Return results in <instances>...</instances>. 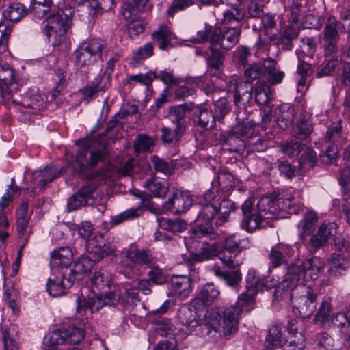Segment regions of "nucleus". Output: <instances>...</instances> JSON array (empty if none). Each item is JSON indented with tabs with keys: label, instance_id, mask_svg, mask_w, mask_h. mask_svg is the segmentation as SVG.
I'll return each mask as SVG.
<instances>
[{
	"label": "nucleus",
	"instance_id": "f257e3e1",
	"mask_svg": "<svg viewBox=\"0 0 350 350\" xmlns=\"http://www.w3.org/2000/svg\"><path fill=\"white\" fill-rule=\"evenodd\" d=\"M243 305L249 306L248 303H241L239 298L237 304L226 307L221 310H212L205 315L202 332L206 335L215 336L216 334L224 336H231L238 331L239 319Z\"/></svg>",
	"mask_w": 350,
	"mask_h": 350
},
{
	"label": "nucleus",
	"instance_id": "f03ea898",
	"mask_svg": "<svg viewBox=\"0 0 350 350\" xmlns=\"http://www.w3.org/2000/svg\"><path fill=\"white\" fill-rule=\"evenodd\" d=\"M214 198L212 192H207L204 196V202L195 203L191 207V214L196 216L193 234L198 238L206 237L215 240L225 232L224 230H215L211 225V221L218 213L217 206L211 203Z\"/></svg>",
	"mask_w": 350,
	"mask_h": 350
},
{
	"label": "nucleus",
	"instance_id": "7ed1b4c3",
	"mask_svg": "<svg viewBox=\"0 0 350 350\" xmlns=\"http://www.w3.org/2000/svg\"><path fill=\"white\" fill-rule=\"evenodd\" d=\"M237 124L225 133L220 135L223 145L228 146L232 152L243 153L246 149L248 139L254 133L256 122L243 113L237 116Z\"/></svg>",
	"mask_w": 350,
	"mask_h": 350
},
{
	"label": "nucleus",
	"instance_id": "20e7f679",
	"mask_svg": "<svg viewBox=\"0 0 350 350\" xmlns=\"http://www.w3.org/2000/svg\"><path fill=\"white\" fill-rule=\"evenodd\" d=\"M269 202V200L262 197L257 204H255V200L252 198L246 200L241 206L243 217L241 227L249 232L264 228L265 220L272 219L267 207Z\"/></svg>",
	"mask_w": 350,
	"mask_h": 350
},
{
	"label": "nucleus",
	"instance_id": "39448f33",
	"mask_svg": "<svg viewBox=\"0 0 350 350\" xmlns=\"http://www.w3.org/2000/svg\"><path fill=\"white\" fill-rule=\"evenodd\" d=\"M104 155L105 152L103 148L101 149L100 144L96 140L90 141L77 151L75 170L81 178H89L92 176L90 171L103 159Z\"/></svg>",
	"mask_w": 350,
	"mask_h": 350
},
{
	"label": "nucleus",
	"instance_id": "423d86ee",
	"mask_svg": "<svg viewBox=\"0 0 350 350\" xmlns=\"http://www.w3.org/2000/svg\"><path fill=\"white\" fill-rule=\"evenodd\" d=\"M59 11L57 12L51 13L43 21V31L47 38L53 35L55 41V44H59L64 39V36L71 25V17L72 14V9Z\"/></svg>",
	"mask_w": 350,
	"mask_h": 350
},
{
	"label": "nucleus",
	"instance_id": "0eeeda50",
	"mask_svg": "<svg viewBox=\"0 0 350 350\" xmlns=\"http://www.w3.org/2000/svg\"><path fill=\"white\" fill-rule=\"evenodd\" d=\"M19 85L16 81L14 68L8 64H0V92L7 107L21 105L17 100Z\"/></svg>",
	"mask_w": 350,
	"mask_h": 350
},
{
	"label": "nucleus",
	"instance_id": "6e6552de",
	"mask_svg": "<svg viewBox=\"0 0 350 350\" xmlns=\"http://www.w3.org/2000/svg\"><path fill=\"white\" fill-rule=\"evenodd\" d=\"M345 29V25L334 16H329L325 22L322 36V47L325 57L337 56L340 33Z\"/></svg>",
	"mask_w": 350,
	"mask_h": 350
},
{
	"label": "nucleus",
	"instance_id": "1a4fd4ad",
	"mask_svg": "<svg viewBox=\"0 0 350 350\" xmlns=\"http://www.w3.org/2000/svg\"><path fill=\"white\" fill-rule=\"evenodd\" d=\"M297 291L293 301V312L301 318H309L317 309L318 294L307 286H301Z\"/></svg>",
	"mask_w": 350,
	"mask_h": 350
},
{
	"label": "nucleus",
	"instance_id": "9d476101",
	"mask_svg": "<svg viewBox=\"0 0 350 350\" xmlns=\"http://www.w3.org/2000/svg\"><path fill=\"white\" fill-rule=\"evenodd\" d=\"M105 47V42L101 40L92 39L83 42L74 52L75 62L85 66L102 60L103 51Z\"/></svg>",
	"mask_w": 350,
	"mask_h": 350
},
{
	"label": "nucleus",
	"instance_id": "9b49d317",
	"mask_svg": "<svg viewBox=\"0 0 350 350\" xmlns=\"http://www.w3.org/2000/svg\"><path fill=\"white\" fill-rule=\"evenodd\" d=\"M119 302L120 297L113 292L105 294L101 293L88 299L81 295L77 299V311L83 314L87 309H89L92 313L103 306H116Z\"/></svg>",
	"mask_w": 350,
	"mask_h": 350
},
{
	"label": "nucleus",
	"instance_id": "f8f14e48",
	"mask_svg": "<svg viewBox=\"0 0 350 350\" xmlns=\"http://www.w3.org/2000/svg\"><path fill=\"white\" fill-rule=\"evenodd\" d=\"M241 27L236 25L223 29H215L211 33L210 43L219 46L224 50H230L239 42Z\"/></svg>",
	"mask_w": 350,
	"mask_h": 350
},
{
	"label": "nucleus",
	"instance_id": "ddd939ff",
	"mask_svg": "<svg viewBox=\"0 0 350 350\" xmlns=\"http://www.w3.org/2000/svg\"><path fill=\"white\" fill-rule=\"evenodd\" d=\"M337 233V225L334 222H323L317 232L312 234L307 243L310 253H316L320 248L327 245L328 241Z\"/></svg>",
	"mask_w": 350,
	"mask_h": 350
},
{
	"label": "nucleus",
	"instance_id": "4468645a",
	"mask_svg": "<svg viewBox=\"0 0 350 350\" xmlns=\"http://www.w3.org/2000/svg\"><path fill=\"white\" fill-rule=\"evenodd\" d=\"M85 336L83 329L76 327H68L66 329H55L53 331L48 339L50 346L62 344L76 345L79 343Z\"/></svg>",
	"mask_w": 350,
	"mask_h": 350
},
{
	"label": "nucleus",
	"instance_id": "2eb2a0df",
	"mask_svg": "<svg viewBox=\"0 0 350 350\" xmlns=\"http://www.w3.org/2000/svg\"><path fill=\"white\" fill-rule=\"evenodd\" d=\"M253 86L250 83H240L236 86L233 93L234 105L238 107L239 111L237 116L243 113L244 116H247L249 119L252 118V113L249 111L250 103L252 99Z\"/></svg>",
	"mask_w": 350,
	"mask_h": 350
},
{
	"label": "nucleus",
	"instance_id": "dca6fc26",
	"mask_svg": "<svg viewBox=\"0 0 350 350\" xmlns=\"http://www.w3.org/2000/svg\"><path fill=\"white\" fill-rule=\"evenodd\" d=\"M97 189L95 183H88L81 187L67 201V210L70 212L81 207L92 204L94 202L93 194Z\"/></svg>",
	"mask_w": 350,
	"mask_h": 350
},
{
	"label": "nucleus",
	"instance_id": "f3484780",
	"mask_svg": "<svg viewBox=\"0 0 350 350\" xmlns=\"http://www.w3.org/2000/svg\"><path fill=\"white\" fill-rule=\"evenodd\" d=\"M262 198L270 200L267 207L272 218L280 211H286L289 214H297L300 208L293 203L290 198H284V194L275 191Z\"/></svg>",
	"mask_w": 350,
	"mask_h": 350
},
{
	"label": "nucleus",
	"instance_id": "a211bd4d",
	"mask_svg": "<svg viewBox=\"0 0 350 350\" xmlns=\"http://www.w3.org/2000/svg\"><path fill=\"white\" fill-rule=\"evenodd\" d=\"M247 291L245 293L239 295V301L241 303H248L250 305L253 303L254 297L259 291H262L275 288V282L269 284L268 280L262 281L256 277L255 272H250L247 276Z\"/></svg>",
	"mask_w": 350,
	"mask_h": 350
},
{
	"label": "nucleus",
	"instance_id": "6ab92c4d",
	"mask_svg": "<svg viewBox=\"0 0 350 350\" xmlns=\"http://www.w3.org/2000/svg\"><path fill=\"white\" fill-rule=\"evenodd\" d=\"M86 250L89 253L88 257L93 262L101 260L104 257L113 254L114 249L111 245L105 243L103 234L94 236L92 239L85 241Z\"/></svg>",
	"mask_w": 350,
	"mask_h": 350
},
{
	"label": "nucleus",
	"instance_id": "aec40b11",
	"mask_svg": "<svg viewBox=\"0 0 350 350\" xmlns=\"http://www.w3.org/2000/svg\"><path fill=\"white\" fill-rule=\"evenodd\" d=\"M94 265V263L90 258L88 256L80 258L72 268H66L65 270L68 275V280H70L67 284L72 286L75 282L83 280L85 274L91 271Z\"/></svg>",
	"mask_w": 350,
	"mask_h": 350
},
{
	"label": "nucleus",
	"instance_id": "412c9836",
	"mask_svg": "<svg viewBox=\"0 0 350 350\" xmlns=\"http://www.w3.org/2000/svg\"><path fill=\"white\" fill-rule=\"evenodd\" d=\"M193 204L191 197L175 193L172 198L165 202L163 208L178 214L185 213L190 209L191 213V207Z\"/></svg>",
	"mask_w": 350,
	"mask_h": 350
},
{
	"label": "nucleus",
	"instance_id": "4be33fe9",
	"mask_svg": "<svg viewBox=\"0 0 350 350\" xmlns=\"http://www.w3.org/2000/svg\"><path fill=\"white\" fill-rule=\"evenodd\" d=\"M311 114L304 111L301 113L299 119L293 129V135L301 141H308L310 139V135L313 131L311 122Z\"/></svg>",
	"mask_w": 350,
	"mask_h": 350
},
{
	"label": "nucleus",
	"instance_id": "5701e85b",
	"mask_svg": "<svg viewBox=\"0 0 350 350\" xmlns=\"http://www.w3.org/2000/svg\"><path fill=\"white\" fill-rule=\"evenodd\" d=\"M276 62L272 58L263 60L264 79L271 85L280 83L284 77V72L276 68Z\"/></svg>",
	"mask_w": 350,
	"mask_h": 350
},
{
	"label": "nucleus",
	"instance_id": "b1692460",
	"mask_svg": "<svg viewBox=\"0 0 350 350\" xmlns=\"http://www.w3.org/2000/svg\"><path fill=\"white\" fill-rule=\"evenodd\" d=\"M219 291L213 283L205 284L196 295L195 301L196 304L209 306L217 299Z\"/></svg>",
	"mask_w": 350,
	"mask_h": 350
},
{
	"label": "nucleus",
	"instance_id": "393cba45",
	"mask_svg": "<svg viewBox=\"0 0 350 350\" xmlns=\"http://www.w3.org/2000/svg\"><path fill=\"white\" fill-rule=\"evenodd\" d=\"M301 267L306 281L315 280L323 271V264L319 258L313 257L303 262Z\"/></svg>",
	"mask_w": 350,
	"mask_h": 350
},
{
	"label": "nucleus",
	"instance_id": "a878e982",
	"mask_svg": "<svg viewBox=\"0 0 350 350\" xmlns=\"http://www.w3.org/2000/svg\"><path fill=\"white\" fill-rule=\"evenodd\" d=\"M70 280H68V275L66 271L63 272L61 279L57 278H49L46 286L47 292L52 297L63 295L66 288H69L72 286L67 284Z\"/></svg>",
	"mask_w": 350,
	"mask_h": 350
},
{
	"label": "nucleus",
	"instance_id": "bb28decb",
	"mask_svg": "<svg viewBox=\"0 0 350 350\" xmlns=\"http://www.w3.org/2000/svg\"><path fill=\"white\" fill-rule=\"evenodd\" d=\"M319 220L317 213L313 211H307L302 220L298 224L301 240L310 235L315 230Z\"/></svg>",
	"mask_w": 350,
	"mask_h": 350
},
{
	"label": "nucleus",
	"instance_id": "cd10ccee",
	"mask_svg": "<svg viewBox=\"0 0 350 350\" xmlns=\"http://www.w3.org/2000/svg\"><path fill=\"white\" fill-rule=\"evenodd\" d=\"M148 0H129L122 8L121 13L125 20H133L146 9Z\"/></svg>",
	"mask_w": 350,
	"mask_h": 350
},
{
	"label": "nucleus",
	"instance_id": "c85d7f7f",
	"mask_svg": "<svg viewBox=\"0 0 350 350\" xmlns=\"http://www.w3.org/2000/svg\"><path fill=\"white\" fill-rule=\"evenodd\" d=\"M336 327L341 334L345 338V340L350 342V315L347 317L344 312H338L332 317L329 326L325 329Z\"/></svg>",
	"mask_w": 350,
	"mask_h": 350
},
{
	"label": "nucleus",
	"instance_id": "c756f323",
	"mask_svg": "<svg viewBox=\"0 0 350 350\" xmlns=\"http://www.w3.org/2000/svg\"><path fill=\"white\" fill-rule=\"evenodd\" d=\"M290 247L282 243H278L273 247L269 254V259L271 267L277 268L287 264V256L288 255Z\"/></svg>",
	"mask_w": 350,
	"mask_h": 350
},
{
	"label": "nucleus",
	"instance_id": "7c9ffc66",
	"mask_svg": "<svg viewBox=\"0 0 350 350\" xmlns=\"http://www.w3.org/2000/svg\"><path fill=\"white\" fill-rule=\"evenodd\" d=\"M279 113L277 116V125L282 129H287L294 121L295 116V108L287 103L281 105L279 108Z\"/></svg>",
	"mask_w": 350,
	"mask_h": 350
},
{
	"label": "nucleus",
	"instance_id": "2f4dec72",
	"mask_svg": "<svg viewBox=\"0 0 350 350\" xmlns=\"http://www.w3.org/2000/svg\"><path fill=\"white\" fill-rule=\"evenodd\" d=\"M111 278L108 273L104 270H100L94 273L91 278V289L94 296L105 292V289L109 287Z\"/></svg>",
	"mask_w": 350,
	"mask_h": 350
},
{
	"label": "nucleus",
	"instance_id": "473e14b6",
	"mask_svg": "<svg viewBox=\"0 0 350 350\" xmlns=\"http://www.w3.org/2000/svg\"><path fill=\"white\" fill-rule=\"evenodd\" d=\"M170 285L173 291L183 297H187L191 291V280L186 275H173Z\"/></svg>",
	"mask_w": 350,
	"mask_h": 350
},
{
	"label": "nucleus",
	"instance_id": "72a5a7b5",
	"mask_svg": "<svg viewBox=\"0 0 350 350\" xmlns=\"http://www.w3.org/2000/svg\"><path fill=\"white\" fill-rule=\"evenodd\" d=\"M284 280L287 282L290 286L298 288L303 286L305 280L301 265L291 264L287 269Z\"/></svg>",
	"mask_w": 350,
	"mask_h": 350
},
{
	"label": "nucleus",
	"instance_id": "f704fd0d",
	"mask_svg": "<svg viewBox=\"0 0 350 350\" xmlns=\"http://www.w3.org/2000/svg\"><path fill=\"white\" fill-rule=\"evenodd\" d=\"M125 258L130 260L133 263L149 267L154 264V258L149 250H136L135 252L127 251Z\"/></svg>",
	"mask_w": 350,
	"mask_h": 350
},
{
	"label": "nucleus",
	"instance_id": "c9c22d12",
	"mask_svg": "<svg viewBox=\"0 0 350 350\" xmlns=\"http://www.w3.org/2000/svg\"><path fill=\"white\" fill-rule=\"evenodd\" d=\"M30 12L21 3H12L3 12V17L10 21L17 22L25 17Z\"/></svg>",
	"mask_w": 350,
	"mask_h": 350
},
{
	"label": "nucleus",
	"instance_id": "e433bc0d",
	"mask_svg": "<svg viewBox=\"0 0 350 350\" xmlns=\"http://www.w3.org/2000/svg\"><path fill=\"white\" fill-rule=\"evenodd\" d=\"M73 258L70 247H61L51 253V265L52 267H66L70 265Z\"/></svg>",
	"mask_w": 350,
	"mask_h": 350
},
{
	"label": "nucleus",
	"instance_id": "4c0bfd02",
	"mask_svg": "<svg viewBox=\"0 0 350 350\" xmlns=\"http://www.w3.org/2000/svg\"><path fill=\"white\" fill-rule=\"evenodd\" d=\"M210 44L209 49L211 53L210 54L208 53L206 59V64L208 68H211L215 72H219L223 66L225 55L217 46L212 43Z\"/></svg>",
	"mask_w": 350,
	"mask_h": 350
},
{
	"label": "nucleus",
	"instance_id": "58836bf2",
	"mask_svg": "<svg viewBox=\"0 0 350 350\" xmlns=\"http://www.w3.org/2000/svg\"><path fill=\"white\" fill-rule=\"evenodd\" d=\"M298 59L297 74L299 76V79L297 80V91L302 92L309 86L310 82L307 81V78L312 72V69L311 64L301 60L299 57Z\"/></svg>",
	"mask_w": 350,
	"mask_h": 350
},
{
	"label": "nucleus",
	"instance_id": "ea45409f",
	"mask_svg": "<svg viewBox=\"0 0 350 350\" xmlns=\"http://www.w3.org/2000/svg\"><path fill=\"white\" fill-rule=\"evenodd\" d=\"M152 39L160 49L165 50L172 46V31L167 25H161L158 31L152 33Z\"/></svg>",
	"mask_w": 350,
	"mask_h": 350
},
{
	"label": "nucleus",
	"instance_id": "a19ab883",
	"mask_svg": "<svg viewBox=\"0 0 350 350\" xmlns=\"http://www.w3.org/2000/svg\"><path fill=\"white\" fill-rule=\"evenodd\" d=\"M332 311V306L327 300H323L313 319V323L319 325L325 328L329 326V321L332 318L330 316Z\"/></svg>",
	"mask_w": 350,
	"mask_h": 350
},
{
	"label": "nucleus",
	"instance_id": "79ce46f5",
	"mask_svg": "<svg viewBox=\"0 0 350 350\" xmlns=\"http://www.w3.org/2000/svg\"><path fill=\"white\" fill-rule=\"evenodd\" d=\"M195 116L197 118V120H194V122H196L197 125L202 129H211L215 125V116L211 110L200 109L195 113Z\"/></svg>",
	"mask_w": 350,
	"mask_h": 350
},
{
	"label": "nucleus",
	"instance_id": "37998d69",
	"mask_svg": "<svg viewBox=\"0 0 350 350\" xmlns=\"http://www.w3.org/2000/svg\"><path fill=\"white\" fill-rule=\"evenodd\" d=\"M30 11H32L38 18H43L48 14L54 13L55 7L52 0H31Z\"/></svg>",
	"mask_w": 350,
	"mask_h": 350
},
{
	"label": "nucleus",
	"instance_id": "c03bdc74",
	"mask_svg": "<svg viewBox=\"0 0 350 350\" xmlns=\"http://www.w3.org/2000/svg\"><path fill=\"white\" fill-rule=\"evenodd\" d=\"M193 108V105L192 103H185L171 107L169 113V118L176 126H178L179 124L181 126H184L183 122L186 113L192 111Z\"/></svg>",
	"mask_w": 350,
	"mask_h": 350
},
{
	"label": "nucleus",
	"instance_id": "a18cd8bd",
	"mask_svg": "<svg viewBox=\"0 0 350 350\" xmlns=\"http://www.w3.org/2000/svg\"><path fill=\"white\" fill-rule=\"evenodd\" d=\"M299 33V29L297 27L287 25L279 39L282 49L291 50L293 46V42L297 38Z\"/></svg>",
	"mask_w": 350,
	"mask_h": 350
},
{
	"label": "nucleus",
	"instance_id": "49530a36",
	"mask_svg": "<svg viewBox=\"0 0 350 350\" xmlns=\"http://www.w3.org/2000/svg\"><path fill=\"white\" fill-rule=\"evenodd\" d=\"M288 19L292 23L297 24L299 18L306 12V0H288Z\"/></svg>",
	"mask_w": 350,
	"mask_h": 350
},
{
	"label": "nucleus",
	"instance_id": "de8ad7c7",
	"mask_svg": "<svg viewBox=\"0 0 350 350\" xmlns=\"http://www.w3.org/2000/svg\"><path fill=\"white\" fill-rule=\"evenodd\" d=\"M196 312L187 306H182L178 312V318L180 323L188 328H194L199 323L196 319Z\"/></svg>",
	"mask_w": 350,
	"mask_h": 350
},
{
	"label": "nucleus",
	"instance_id": "09e8293b",
	"mask_svg": "<svg viewBox=\"0 0 350 350\" xmlns=\"http://www.w3.org/2000/svg\"><path fill=\"white\" fill-rule=\"evenodd\" d=\"M282 345L281 328L278 324L273 325L269 329L265 342V347L267 349H273Z\"/></svg>",
	"mask_w": 350,
	"mask_h": 350
},
{
	"label": "nucleus",
	"instance_id": "8fccbe9b",
	"mask_svg": "<svg viewBox=\"0 0 350 350\" xmlns=\"http://www.w3.org/2000/svg\"><path fill=\"white\" fill-rule=\"evenodd\" d=\"M145 185L154 197L163 198L168 191L167 183L156 178L148 179Z\"/></svg>",
	"mask_w": 350,
	"mask_h": 350
},
{
	"label": "nucleus",
	"instance_id": "3c124183",
	"mask_svg": "<svg viewBox=\"0 0 350 350\" xmlns=\"http://www.w3.org/2000/svg\"><path fill=\"white\" fill-rule=\"evenodd\" d=\"M243 1V0H237V2L232 4L233 10L226 11L224 14L222 22L224 25L231 27L234 23H239L243 19L244 12L242 9L239 8Z\"/></svg>",
	"mask_w": 350,
	"mask_h": 350
},
{
	"label": "nucleus",
	"instance_id": "603ef678",
	"mask_svg": "<svg viewBox=\"0 0 350 350\" xmlns=\"http://www.w3.org/2000/svg\"><path fill=\"white\" fill-rule=\"evenodd\" d=\"M161 139L162 142L165 144H170L177 142L180 138L183 136L185 132V126H181L180 124L178 126H175L174 128L163 127L161 129Z\"/></svg>",
	"mask_w": 350,
	"mask_h": 350
},
{
	"label": "nucleus",
	"instance_id": "864d4df0",
	"mask_svg": "<svg viewBox=\"0 0 350 350\" xmlns=\"http://www.w3.org/2000/svg\"><path fill=\"white\" fill-rule=\"evenodd\" d=\"M159 225L161 228L172 232H182L187 227V222L181 219L161 218L159 219Z\"/></svg>",
	"mask_w": 350,
	"mask_h": 350
},
{
	"label": "nucleus",
	"instance_id": "5fc2aeb1",
	"mask_svg": "<svg viewBox=\"0 0 350 350\" xmlns=\"http://www.w3.org/2000/svg\"><path fill=\"white\" fill-rule=\"evenodd\" d=\"M251 56L250 49L239 46L233 53V62L239 69H244L249 64L248 58Z\"/></svg>",
	"mask_w": 350,
	"mask_h": 350
},
{
	"label": "nucleus",
	"instance_id": "6e6d98bb",
	"mask_svg": "<svg viewBox=\"0 0 350 350\" xmlns=\"http://www.w3.org/2000/svg\"><path fill=\"white\" fill-rule=\"evenodd\" d=\"M273 99L271 88L265 83H260L255 90V100L260 105H267Z\"/></svg>",
	"mask_w": 350,
	"mask_h": 350
},
{
	"label": "nucleus",
	"instance_id": "4d7b16f0",
	"mask_svg": "<svg viewBox=\"0 0 350 350\" xmlns=\"http://www.w3.org/2000/svg\"><path fill=\"white\" fill-rule=\"evenodd\" d=\"M150 270L147 272L148 278L147 279L153 284L163 285L167 282L168 277L163 270L157 265L152 264L149 267Z\"/></svg>",
	"mask_w": 350,
	"mask_h": 350
},
{
	"label": "nucleus",
	"instance_id": "13d9d810",
	"mask_svg": "<svg viewBox=\"0 0 350 350\" xmlns=\"http://www.w3.org/2000/svg\"><path fill=\"white\" fill-rule=\"evenodd\" d=\"M143 213L141 206L132 208L111 217V224L118 225L125 221L131 220L139 217Z\"/></svg>",
	"mask_w": 350,
	"mask_h": 350
},
{
	"label": "nucleus",
	"instance_id": "bf43d9fd",
	"mask_svg": "<svg viewBox=\"0 0 350 350\" xmlns=\"http://www.w3.org/2000/svg\"><path fill=\"white\" fill-rule=\"evenodd\" d=\"M113 0H90L88 7L90 8V14L94 16L112 8Z\"/></svg>",
	"mask_w": 350,
	"mask_h": 350
},
{
	"label": "nucleus",
	"instance_id": "052dcab7",
	"mask_svg": "<svg viewBox=\"0 0 350 350\" xmlns=\"http://www.w3.org/2000/svg\"><path fill=\"white\" fill-rule=\"evenodd\" d=\"M154 139L146 134L138 135L133 144L135 152L137 154L149 151L154 145Z\"/></svg>",
	"mask_w": 350,
	"mask_h": 350
},
{
	"label": "nucleus",
	"instance_id": "680f3d73",
	"mask_svg": "<svg viewBox=\"0 0 350 350\" xmlns=\"http://www.w3.org/2000/svg\"><path fill=\"white\" fill-rule=\"evenodd\" d=\"M347 269V264L340 256L337 255L332 258L328 269L330 275L335 277L342 275Z\"/></svg>",
	"mask_w": 350,
	"mask_h": 350
},
{
	"label": "nucleus",
	"instance_id": "e2e57ef3",
	"mask_svg": "<svg viewBox=\"0 0 350 350\" xmlns=\"http://www.w3.org/2000/svg\"><path fill=\"white\" fill-rule=\"evenodd\" d=\"M342 138V125L340 122L330 126L325 134V140L327 144H339Z\"/></svg>",
	"mask_w": 350,
	"mask_h": 350
},
{
	"label": "nucleus",
	"instance_id": "0e129e2a",
	"mask_svg": "<svg viewBox=\"0 0 350 350\" xmlns=\"http://www.w3.org/2000/svg\"><path fill=\"white\" fill-rule=\"evenodd\" d=\"M153 45L152 43H147L142 47H140L133 55L131 64L133 66L142 63V61L151 57L153 55Z\"/></svg>",
	"mask_w": 350,
	"mask_h": 350
},
{
	"label": "nucleus",
	"instance_id": "69168bd1",
	"mask_svg": "<svg viewBox=\"0 0 350 350\" xmlns=\"http://www.w3.org/2000/svg\"><path fill=\"white\" fill-rule=\"evenodd\" d=\"M300 157L298 159L301 167L308 164L310 167H313L317 161V154L310 147H303L301 150Z\"/></svg>",
	"mask_w": 350,
	"mask_h": 350
},
{
	"label": "nucleus",
	"instance_id": "338daca9",
	"mask_svg": "<svg viewBox=\"0 0 350 350\" xmlns=\"http://www.w3.org/2000/svg\"><path fill=\"white\" fill-rule=\"evenodd\" d=\"M238 256V254L224 248L218 252L219 258L224 264L231 268H236L242 264V261L237 258Z\"/></svg>",
	"mask_w": 350,
	"mask_h": 350
},
{
	"label": "nucleus",
	"instance_id": "774afa93",
	"mask_svg": "<svg viewBox=\"0 0 350 350\" xmlns=\"http://www.w3.org/2000/svg\"><path fill=\"white\" fill-rule=\"evenodd\" d=\"M304 347L305 338L301 333L291 337L282 345L284 350H303Z\"/></svg>",
	"mask_w": 350,
	"mask_h": 350
}]
</instances>
